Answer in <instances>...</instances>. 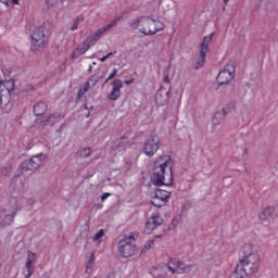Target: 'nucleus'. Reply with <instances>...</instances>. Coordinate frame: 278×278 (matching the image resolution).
Here are the masks:
<instances>
[{"mask_svg":"<svg viewBox=\"0 0 278 278\" xmlns=\"http://www.w3.org/2000/svg\"><path fill=\"white\" fill-rule=\"evenodd\" d=\"M163 219L159 215H153L146 223V233H151L154 229H157L162 225Z\"/></svg>","mask_w":278,"mask_h":278,"instance_id":"obj_15","label":"nucleus"},{"mask_svg":"<svg viewBox=\"0 0 278 278\" xmlns=\"http://www.w3.org/2000/svg\"><path fill=\"white\" fill-rule=\"evenodd\" d=\"M114 53H116V51L110 52V53H108L106 55H109V58H112V55H113Z\"/></svg>","mask_w":278,"mask_h":278,"instance_id":"obj_41","label":"nucleus"},{"mask_svg":"<svg viewBox=\"0 0 278 278\" xmlns=\"http://www.w3.org/2000/svg\"><path fill=\"white\" fill-rule=\"evenodd\" d=\"M88 49H90V45L84 41L80 46L77 47V49L75 50V53L77 55H84V53H86Z\"/></svg>","mask_w":278,"mask_h":278,"instance_id":"obj_23","label":"nucleus"},{"mask_svg":"<svg viewBox=\"0 0 278 278\" xmlns=\"http://www.w3.org/2000/svg\"><path fill=\"white\" fill-rule=\"evenodd\" d=\"M153 244H154V241H153V240H150V241H148L147 244L144 245V249H152Z\"/></svg>","mask_w":278,"mask_h":278,"instance_id":"obj_32","label":"nucleus"},{"mask_svg":"<svg viewBox=\"0 0 278 278\" xmlns=\"http://www.w3.org/2000/svg\"><path fill=\"white\" fill-rule=\"evenodd\" d=\"M88 264H93L94 265V253L91 254Z\"/></svg>","mask_w":278,"mask_h":278,"instance_id":"obj_35","label":"nucleus"},{"mask_svg":"<svg viewBox=\"0 0 278 278\" xmlns=\"http://www.w3.org/2000/svg\"><path fill=\"white\" fill-rule=\"evenodd\" d=\"M116 75H118V70L114 68L112 73L109 75V77L106 78L105 84H108V81H111V79H114Z\"/></svg>","mask_w":278,"mask_h":278,"instance_id":"obj_29","label":"nucleus"},{"mask_svg":"<svg viewBox=\"0 0 278 278\" xmlns=\"http://www.w3.org/2000/svg\"><path fill=\"white\" fill-rule=\"evenodd\" d=\"M152 180L154 186H173V159L161 155L154 162Z\"/></svg>","mask_w":278,"mask_h":278,"instance_id":"obj_1","label":"nucleus"},{"mask_svg":"<svg viewBox=\"0 0 278 278\" xmlns=\"http://www.w3.org/2000/svg\"><path fill=\"white\" fill-rule=\"evenodd\" d=\"M105 235V231L103 229L99 230L92 238L93 242H101V239Z\"/></svg>","mask_w":278,"mask_h":278,"instance_id":"obj_26","label":"nucleus"},{"mask_svg":"<svg viewBox=\"0 0 278 278\" xmlns=\"http://www.w3.org/2000/svg\"><path fill=\"white\" fill-rule=\"evenodd\" d=\"M79 21H81L79 17H77L72 25V31H75L77 27H79Z\"/></svg>","mask_w":278,"mask_h":278,"instance_id":"obj_30","label":"nucleus"},{"mask_svg":"<svg viewBox=\"0 0 278 278\" xmlns=\"http://www.w3.org/2000/svg\"><path fill=\"white\" fill-rule=\"evenodd\" d=\"M129 137L124 136L121 137L117 141L114 142V146L112 147L113 151H116V149H121V147H125L127 144V140Z\"/></svg>","mask_w":278,"mask_h":278,"instance_id":"obj_22","label":"nucleus"},{"mask_svg":"<svg viewBox=\"0 0 278 278\" xmlns=\"http://www.w3.org/2000/svg\"><path fill=\"white\" fill-rule=\"evenodd\" d=\"M167 101H168V96L167 94L162 96V89H160L156 92V96H155V103H156V105H165V103Z\"/></svg>","mask_w":278,"mask_h":278,"instance_id":"obj_20","label":"nucleus"},{"mask_svg":"<svg viewBox=\"0 0 278 278\" xmlns=\"http://www.w3.org/2000/svg\"><path fill=\"white\" fill-rule=\"evenodd\" d=\"M45 112H47V104L45 102H39V103L35 104L34 114L36 116H42V114H45Z\"/></svg>","mask_w":278,"mask_h":278,"instance_id":"obj_19","label":"nucleus"},{"mask_svg":"<svg viewBox=\"0 0 278 278\" xmlns=\"http://www.w3.org/2000/svg\"><path fill=\"white\" fill-rule=\"evenodd\" d=\"M225 114H227V111L223 110L222 112H217L213 116V125H220L223 121H225Z\"/></svg>","mask_w":278,"mask_h":278,"instance_id":"obj_21","label":"nucleus"},{"mask_svg":"<svg viewBox=\"0 0 278 278\" xmlns=\"http://www.w3.org/2000/svg\"><path fill=\"white\" fill-rule=\"evenodd\" d=\"M14 90V79L0 81V103H10V97Z\"/></svg>","mask_w":278,"mask_h":278,"instance_id":"obj_10","label":"nucleus"},{"mask_svg":"<svg viewBox=\"0 0 278 278\" xmlns=\"http://www.w3.org/2000/svg\"><path fill=\"white\" fill-rule=\"evenodd\" d=\"M170 199V192L162 189H157L154 193V197L151 198V203L154 207H164Z\"/></svg>","mask_w":278,"mask_h":278,"instance_id":"obj_11","label":"nucleus"},{"mask_svg":"<svg viewBox=\"0 0 278 278\" xmlns=\"http://www.w3.org/2000/svg\"><path fill=\"white\" fill-rule=\"evenodd\" d=\"M225 5H227V3H229V0H224Z\"/></svg>","mask_w":278,"mask_h":278,"instance_id":"obj_42","label":"nucleus"},{"mask_svg":"<svg viewBox=\"0 0 278 278\" xmlns=\"http://www.w3.org/2000/svg\"><path fill=\"white\" fill-rule=\"evenodd\" d=\"M278 211L277 206H267L260 213L258 218L261 220H268V218H277Z\"/></svg>","mask_w":278,"mask_h":278,"instance_id":"obj_16","label":"nucleus"},{"mask_svg":"<svg viewBox=\"0 0 278 278\" xmlns=\"http://www.w3.org/2000/svg\"><path fill=\"white\" fill-rule=\"evenodd\" d=\"M66 0H46L47 5H50V8H53L56 3H64Z\"/></svg>","mask_w":278,"mask_h":278,"instance_id":"obj_28","label":"nucleus"},{"mask_svg":"<svg viewBox=\"0 0 278 278\" xmlns=\"http://www.w3.org/2000/svg\"><path fill=\"white\" fill-rule=\"evenodd\" d=\"M89 89H90V81H87L86 85L79 89L78 97L79 98L84 97V94H86V92H88Z\"/></svg>","mask_w":278,"mask_h":278,"instance_id":"obj_25","label":"nucleus"},{"mask_svg":"<svg viewBox=\"0 0 278 278\" xmlns=\"http://www.w3.org/2000/svg\"><path fill=\"white\" fill-rule=\"evenodd\" d=\"M47 162V154H38L33 156L30 160L24 161L20 168L22 170H36V168H40Z\"/></svg>","mask_w":278,"mask_h":278,"instance_id":"obj_7","label":"nucleus"},{"mask_svg":"<svg viewBox=\"0 0 278 278\" xmlns=\"http://www.w3.org/2000/svg\"><path fill=\"white\" fill-rule=\"evenodd\" d=\"M21 0H12V3H13V5H18V2H20Z\"/></svg>","mask_w":278,"mask_h":278,"instance_id":"obj_40","label":"nucleus"},{"mask_svg":"<svg viewBox=\"0 0 278 278\" xmlns=\"http://www.w3.org/2000/svg\"><path fill=\"white\" fill-rule=\"evenodd\" d=\"M53 118H55V115H50L47 119L48 123H52Z\"/></svg>","mask_w":278,"mask_h":278,"instance_id":"obj_36","label":"nucleus"},{"mask_svg":"<svg viewBox=\"0 0 278 278\" xmlns=\"http://www.w3.org/2000/svg\"><path fill=\"white\" fill-rule=\"evenodd\" d=\"M92 266H94L92 263H88L86 273L90 274V270H92Z\"/></svg>","mask_w":278,"mask_h":278,"instance_id":"obj_34","label":"nucleus"},{"mask_svg":"<svg viewBox=\"0 0 278 278\" xmlns=\"http://www.w3.org/2000/svg\"><path fill=\"white\" fill-rule=\"evenodd\" d=\"M242 256L239 258V268L245 277H251L260 271V254L253 252V244L247 243L241 250Z\"/></svg>","mask_w":278,"mask_h":278,"instance_id":"obj_2","label":"nucleus"},{"mask_svg":"<svg viewBox=\"0 0 278 278\" xmlns=\"http://www.w3.org/2000/svg\"><path fill=\"white\" fill-rule=\"evenodd\" d=\"M109 197H112V193H103L102 197H101V201H105V199H108Z\"/></svg>","mask_w":278,"mask_h":278,"instance_id":"obj_33","label":"nucleus"},{"mask_svg":"<svg viewBox=\"0 0 278 278\" xmlns=\"http://www.w3.org/2000/svg\"><path fill=\"white\" fill-rule=\"evenodd\" d=\"M118 251L122 257H131L136 253V239L134 236L124 237L119 241Z\"/></svg>","mask_w":278,"mask_h":278,"instance_id":"obj_6","label":"nucleus"},{"mask_svg":"<svg viewBox=\"0 0 278 278\" xmlns=\"http://www.w3.org/2000/svg\"><path fill=\"white\" fill-rule=\"evenodd\" d=\"M110 58V55H104L100 59V62H105V60H108Z\"/></svg>","mask_w":278,"mask_h":278,"instance_id":"obj_37","label":"nucleus"},{"mask_svg":"<svg viewBox=\"0 0 278 278\" xmlns=\"http://www.w3.org/2000/svg\"><path fill=\"white\" fill-rule=\"evenodd\" d=\"M126 86H129V84H134V79L125 80Z\"/></svg>","mask_w":278,"mask_h":278,"instance_id":"obj_39","label":"nucleus"},{"mask_svg":"<svg viewBox=\"0 0 278 278\" xmlns=\"http://www.w3.org/2000/svg\"><path fill=\"white\" fill-rule=\"evenodd\" d=\"M89 81H90L91 84H93V86H94L96 84L99 83V76L92 75V76L89 78Z\"/></svg>","mask_w":278,"mask_h":278,"instance_id":"obj_31","label":"nucleus"},{"mask_svg":"<svg viewBox=\"0 0 278 278\" xmlns=\"http://www.w3.org/2000/svg\"><path fill=\"white\" fill-rule=\"evenodd\" d=\"M49 42V31L45 27L36 28L31 34L33 51H40Z\"/></svg>","mask_w":278,"mask_h":278,"instance_id":"obj_5","label":"nucleus"},{"mask_svg":"<svg viewBox=\"0 0 278 278\" xmlns=\"http://www.w3.org/2000/svg\"><path fill=\"white\" fill-rule=\"evenodd\" d=\"M212 38H214V34L203 38L200 45V54L198 56L195 68H201V66L205 64V56L207 55V51H210V43L212 42Z\"/></svg>","mask_w":278,"mask_h":278,"instance_id":"obj_8","label":"nucleus"},{"mask_svg":"<svg viewBox=\"0 0 278 278\" xmlns=\"http://www.w3.org/2000/svg\"><path fill=\"white\" fill-rule=\"evenodd\" d=\"M85 41L87 45H89V47H92V46L97 45L99 39H96L94 36L92 35V36H89Z\"/></svg>","mask_w":278,"mask_h":278,"instance_id":"obj_27","label":"nucleus"},{"mask_svg":"<svg viewBox=\"0 0 278 278\" xmlns=\"http://www.w3.org/2000/svg\"><path fill=\"white\" fill-rule=\"evenodd\" d=\"M236 72V68L231 66L229 68V65H227L223 71H220L217 75L216 81L219 86H225V84H229L231 79H233V73Z\"/></svg>","mask_w":278,"mask_h":278,"instance_id":"obj_12","label":"nucleus"},{"mask_svg":"<svg viewBox=\"0 0 278 278\" xmlns=\"http://www.w3.org/2000/svg\"><path fill=\"white\" fill-rule=\"evenodd\" d=\"M164 83H165V84H170V78H168V76H165V77H164Z\"/></svg>","mask_w":278,"mask_h":278,"instance_id":"obj_38","label":"nucleus"},{"mask_svg":"<svg viewBox=\"0 0 278 278\" xmlns=\"http://www.w3.org/2000/svg\"><path fill=\"white\" fill-rule=\"evenodd\" d=\"M157 151H160V137L157 135H151L143 144V153L148 157H153Z\"/></svg>","mask_w":278,"mask_h":278,"instance_id":"obj_9","label":"nucleus"},{"mask_svg":"<svg viewBox=\"0 0 278 278\" xmlns=\"http://www.w3.org/2000/svg\"><path fill=\"white\" fill-rule=\"evenodd\" d=\"M16 199H11L10 201V207L7 208V211L10 214H5V210L1 212V216H4L9 220V223H5V225H10L11 223H14V216H16V212H18V206Z\"/></svg>","mask_w":278,"mask_h":278,"instance_id":"obj_13","label":"nucleus"},{"mask_svg":"<svg viewBox=\"0 0 278 278\" xmlns=\"http://www.w3.org/2000/svg\"><path fill=\"white\" fill-rule=\"evenodd\" d=\"M35 262H36V253L28 251L27 252V261H26V269H27L26 278H30L31 275H34V273H35L34 263Z\"/></svg>","mask_w":278,"mask_h":278,"instance_id":"obj_17","label":"nucleus"},{"mask_svg":"<svg viewBox=\"0 0 278 278\" xmlns=\"http://www.w3.org/2000/svg\"><path fill=\"white\" fill-rule=\"evenodd\" d=\"M90 153H92L90 148H85L77 153V157H88Z\"/></svg>","mask_w":278,"mask_h":278,"instance_id":"obj_24","label":"nucleus"},{"mask_svg":"<svg viewBox=\"0 0 278 278\" xmlns=\"http://www.w3.org/2000/svg\"><path fill=\"white\" fill-rule=\"evenodd\" d=\"M188 268L190 266H186L184 262L170 258L168 264H160L156 267H152L150 274L154 278H166L168 277V270L172 275H184V273L188 271Z\"/></svg>","mask_w":278,"mask_h":278,"instance_id":"obj_4","label":"nucleus"},{"mask_svg":"<svg viewBox=\"0 0 278 278\" xmlns=\"http://www.w3.org/2000/svg\"><path fill=\"white\" fill-rule=\"evenodd\" d=\"M118 21H121V17H116L115 20H113L109 25L99 28L94 34H93V38L96 40H99L101 38V36H103V34H105L106 31H110L112 27H114L116 25V23H118Z\"/></svg>","mask_w":278,"mask_h":278,"instance_id":"obj_18","label":"nucleus"},{"mask_svg":"<svg viewBox=\"0 0 278 278\" xmlns=\"http://www.w3.org/2000/svg\"><path fill=\"white\" fill-rule=\"evenodd\" d=\"M130 27L138 29L143 36H155L157 31H163L164 23L150 16H140L130 22Z\"/></svg>","mask_w":278,"mask_h":278,"instance_id":"obj_3","label":"nucleus"},{"mask_svg":"<svg viewBox=\"0 0 278 278\" xmlns=\"http://www.w3.org/2000/svg\"><path fill=\"white\" fill-rule=\"evenodd\" d=\"M112 90L111 92L108 94V99L110 101H118V99L121 98V89L123 88V80L121 79H115L112 83Z\"/></svg>","mask_w":278,"mask_h":278,"instance_id":"obj_14","label":"nucleus"}]
</instances>
